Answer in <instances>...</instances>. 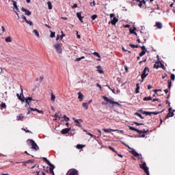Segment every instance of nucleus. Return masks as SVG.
I'll list each match as a JSON object with an SVG mask.
<instances>
[{"instance_id": "ddd939ff", "label": "nucleus", "mask_w": 175, "mask_h": 175, "mask_svg": "<svg viewBox=\"0 0 175 175\" xmlns=\"http://www.w3.org/2000/svg\"><path fill=\"white\" fill-rule=\"evenodd\" d=\"M111 23L112 25H116V24H117V23H118V19L116 17H113L111 19Z\"/></svg>"}, {"instance_id": "39448f33", "label": "nucleus", "mask_w": 175, "mask_h": 175, "mask_svg": "<svg viewBox=\"0 0 175 175\" xmlns=\"http://www.w3.org/2000/svg\"><path fill=\"white\" fill-rule=\"evenodd\" d=\"M141 169H143V170L145 172V173L148 175V167H147V164L146 163H142V164L139 165Z\"/></svg>"}, {"instance_id": "4c0bfd02", "label": "nucleus", "mask_w": 175, "mask_h": 175, "mask_svg": "<svg viewBox=\"0 0 175 175\" xmlns=\"http://www.w3.org/2000/svg\"><path fill=\"white\" fill-rule=\"evenodd\" d=\"M0 106L1 109H6V104L5 103H2Z\"/></svg>"}, {"instance_id": "4be33fe9", "label": "nucleus", "mask_w": 175, "mask_h": 175, "mask_svg": "<svg viewBox=\"0 0 175 175\" xmlns=\"http://www.w3.org/2000/svg\"><path fill=\"white\" fill-rule=\"evenodd\" d=\"M137 41L138 42V43H146V38H141V40L140 38H138Z\"/></svg>"}, {"instance_id": "e2e57ef3", "label": "nucleus", "mask_w": 175, "mask_h": 175, "mask_svg": "<svg viewBox=\"0 0 175 175\" xmlns=\"http://www.w3.org/2000/svg\"><path fill=\"white\" fill-rule=\"evenodd\" d=\"M151 88H152V86L150 85H148V90H151Z\"/></svg>"}, {"instance_id": "a878e982", "label": "nucleus", "mask_w": 175, "mask_h": 175, "mask_svg": "<svg viewBox=\"0 0 175 175\" xmlns=\"http://www.w3.org/2000/svg\"><path fill=\"white\" fill-rule=\"evenodd\" d=\"M55 166H51V167L49 168V172L50 173H51L53 175L54 174V169H55Z\"/></svg>"}, {"instance_id": "72a5a7b5", "label": "nucleus", "mask_w": 175, "mask_h": 175, "mask_svg": "<svg viewBox=\"0 0 175 175\" xmlns=\"http://www.w3.org/2000/svg\"><path fill=\"white\" fill-rule=\"evenodd\" d=\"M84 58H85L84 56H82L81 57L77 58V59H75V62H79V61H81V59H84Z\"/></svg>"}, {"instance_id": "cd10ccee", "label": "nucleus", "mask_w": 175, "mask_h": 175, "mask_svg": "<svg viewBox=\"0 0 175 175\" xmlns=\"http://www.w3.org/2000/svg\"><path fill=\"white\" fill-rule=\"evenodd\" d=\"M82 106H83V107H84V108L85 109V110H88V103H83L82 104Z\"/></svg>"}, {"instance_id": "1a4fd4ad", "label": "nucleus", "mask_w": 175, "mask_h": 175, "mask_svg": "<svg viewBox=\"0 0 175 175\" xmlns=\"http://www.w3.org/2000/svg\"><path fill=\"white\" fill-rule=\"evenodd\" d=\"M172 108H170L169 109V113H167V118H169V117H173L174 116V113H175V111L174 110L172 112Z\"/></svg>"}, {"instance_id": "f257e3e1", "label": "nucleus", "mask_w": 175, "mask_h": 175, "mask_svg": "<svg viewBox=\"0 0 175 175\" xmlns=\"http://www.w3.org/2000/svg\"><path fill=\"white\" fill-rule=\"evenodd\" d=\"M53 47L57 54H62V43H56L53 45Z\"/></svg>"}, {"instance_id": "8fccbe9b", "label": "nucleus", "mask_w": 175, "mask_h": 175, "mask_svg": "<svg viewBox=\"0 0 175 175\" xmlns=\"http://www.w3.org/2000/svg\"><path fill=\"white\" fill-rule=\"evenodd\" d=\"M142 50H143V51H147V49L146 48V46H141Z\"/></svg>"}, {"instance_id": "052dcab7", "label": "nucleus", "mask_w": 175, "mask_h": 175, "mask_svg": "<svg viewBox=\"0 0 175 175\" xmlns=\"http://www.w3.org/2000/svg\"><path fill=\"white\" fill-rule=\"evenodd\" d=\"M110 18H114V14H110Z\"/></svg>"}, {"instance_id": "5fc2aeb1", "label": "nucleus", "mask_w": 175, "mask_h": 175, "mask_svg": "<svg viewBox=\"0 0 175 175\" xmlns=\"http://www.w3.org/2000/svg\"><path fill=\"white\" fill-rule=\"evenodd\" d=\"M137 133H139V135H142V133H143V131H142V130H137Z\"/></svg>"}, {"instance_id": "13d9d810", "label": "nucleus", "mask_w": 175, "mask_h": 175, "mask_svg": "<svg viewBox=\"0 0 175 175\" xmlns=\"http://www.w3.org/2000/svg\"><path fill=\"white\" fill-rule=\"evenodd\" d=\"M22 18H23V20H25V21H27V18H26L25 16H24V15L22 16Z\"/></svg>"}, {"instance_id": "aec40b11", "label": "nucleus", "mask_w": 175, "mask_h": 175, "mask_svg": "<svg viewBox=\"0 0 175 175\" xmlns=\"http://www.w3.org/2000/svg\"><path fill=\"white\" fill-rule=\"evenodd\" d=\"M33 33H34L37 38H40V35L39 34V31H38V30L33 29Z\"/></svg>"}, {"instance_id": "e433bc0d", "label": "nucleus", "mask_w": 175, "mask_h": 175, "mask_svg": "<svg viewBox=\"0 0 175 175\" xmlns=\"http://www.w3.org/2000/svg\"><path fill=\"white\" fill-rule=\"evenodd\" d=\"M21 118H24V116H23V114H19L18 116H17L18 121L21 120Z\"/></svg>"}, {"instance_id": "3c124183", "label": "nucleus", "mask_w": 175, "mask_h": 175, "mask_svg": "<svg viewBox=\"0 0 175 175\" xmlns=\"http://www.w3.org/2000/svg\"><path fill=\"white\" fill-rule=\"evenodd\" d=\"M144 114H147V116H151V114H152V112L145 111V112H144Z\"/></svg>"}, {"instance_id": "09e8293b", "label": "nucleus", "mask_w": 175, "mask_h": 175, "mask_svg": "<svg viewBox=\"0 0 175 175\" xmlns=\"http://www.w3.org/2000/svg\"><path fill=\"white\" fill-rule=\"evenodd\" d=\"M171 79L172 80V81H174V80H175V75H174V74H171Z\"/></svg>"}, {"instance_id": "5701e85b", "label": "nucleus", "mask_w": 175, "mask_h": 175, "mask_svg": "<svg viewBox=\"0 0 175 175\" xmlns=\"http://www.w3.org/2000/svg\"><path fill=\"white\" fill-rule=\"evenodd\" d=\"M55 117H56V118H59V120H61V118H62V116L61 114L59 115V112L55 113Z\"/></svg>"}, {"instance_id": "412c9836", "label": "nucleus", "mask_w": 175, "mask_h": 175, "mask_svg": "<svg viewBox=\"0 0 175 175\" xmlns=\"http://www.w3.org/2000/svg\"><path fill=\"white\" fill-rule=\"evenodd\" d=\"M16 95H17L18 99H19L20 100H21V102H23V103L25 102V99H24V96H23V97H22V96H20V94H17Z\"/></svg>"}, {"instance_id": "c85d7f7f", "label": "nucleus", "mask_w": 175, "mask_h": 175, "mask_svg": "<svg viewBox=\"0 0 175 175\" xmlns=\"http://www.w3.org/2000/svg\"><path fill=\"white\" fill-rule=\"evenodd\" d=\"M5 40L7 42V43L12 42V38L10 36L7 37L5 38Z\"/></svg>"}, {"instance_id": "ea45409f", "label": "nucleus", "mask_w": 175, "mask_h": 175, "mask_svg": "<svg viewBox=\"0 0 175 175\" xmlns=\"http://www.w3.org/2000/svg\"><path fill=\"white\" fill-rule=\"evenodd\" d=\"M93 55H95L98 58H100V55H99V53H98L97 52L93 53Z\"/></svg>"}, {"instance_id": "49530a36", "label": "nucleus", "mask_w": 175, "mask_h": 175, "mask_svg": "<svg viewBox=\"0 0 175 175\" xmlns=\"http://www.w3.org/2000/svg\"><path fill=\"white\" fill-rule=\"evenodd\" d=\"M135 116H137V117H139V118H142L143 120V116H142V114L139 113H135Z\"/></svg>"}, {"instance_id": "c03bdc74", "label": "nucleus", "mask_w": 175, "mask_h": 175, "mask_svg": "<svg viewBox=\"0 0 175 175\" xmlns=\"http://www.w3.org/2000/svg\"><path fill=\"white\" fill-rule=\"evenodd\" d=\"M129 129H130L131 131H135V132H137V129H135V128L133 127V126H129Z\"/></svg>"}, {"instance_id": "2f4dec72", "label": "nucleus", "mask_w": 175, "mask_h": 175, "mask_svg": "<svg viewBox=\"0 0 175 175\" xmlns=\"http://www.w3.org/2000/svg\"><path fill=\"white\" fill-rule=\"evenodd\" d=\"M62 118H64L63 121H69V118L66 116V115H64L62 116Z\"/></svg>"}, {"instance_id": "680f3d73", "label": "nucleus", "mask_w": 175, "mask_h": 175, "mask_svg": "<svg viewBox=\"0 0 175 175\" xmlns=\"http://www.w3.org/2000/svg\"><path fill=\"white\" fill-rule=\"evenodd\" d=\"M75 8H77V4H74V5L72 6V9H75Z\"/></svg>"}, {"instance_id": "7ed1b4c3", "label": "nucleus", "mask_w": 175, "mask_h": 175, "mask_svg": "<svg viewBox=\"0 0 175 175\" xmlns=\"http://www.w3.org/2000/svg\"><path fill=\"white\" fill-rule=\"evenodd\" d=\"M103 99H105L106 100V102H108L111 105H118V106H121V104H120L118 102H116V101L107 98V96H103Z\"/></svg>"}, {"instance_id": "6e6d98bb", "label": "nucleus", "mask_w": 175, "mask_h": 175, "mask_svg": "<svg viewBox=\"0 0 175 175\" xmlns=\"http://www.w3.org/2000/svg\"><path fill=\"white\" fill-rule=\"evenodd\" d=\"M86 134H88L91 137H95V135H92V134H91L90 133H87Z\"/></svg>"}, {"instance_id": "a18cd8bd", "label": "nucleus", "mask_w": 175, "mask_h": 175, "mask_svg": "<svg viewBox=\"0 0 175 175\" xmlns=\"http://www.w3.org/2000/svg\"><path fill=\"white\" fill-rule=\"evenodd\" d=\"M27 24H29V25H33V23H32V21H26Z\"/></svg>"}, {"instance_id": "79ce46f5", "label": "nucleus", "mask_w": 175, "mask_h": 175, "mask_svg": "<svg viewBox=\"0 0 175 175\" xmlns=\"http://www.w3.org/2000/svg\"><path fill=\"white\" fill-rule=\"evenodd\" d=\"M92 20L94 21V20L98 18V15L94 14L92 16Z\"/></svg>"}, {"instance_id": "9d476101", "label": "nucleus", "mask_w": 175, "mask_h": 175, "mask_svg": "<svg viewBox=\"0 0 175 175\" xmlns=\"http://www.w3.org/2000/svg\"><path fill=\"white\" fill-rule=\"evenodd\" d=\"M64 36H65V34L64 33L63 31H62V35L61 36H59V35L57 36L56 40L57 41L62 40V39H64Z\"/></svg>"}, {"instance_id": "774afa93", "label": "nucleus", "mask_w": 175, "mask_h": 175, "mask_svg": "<svg viewBox=\"0 0 175 175\" xmlns=\"http://www.w3.org/2000/svg\"><path fill=\"white\" fill-rule=\"evenodd\" d=\"M130 27H131V25H124V28H129Z\"/></svg>"}, {"instance_id": "6ab92c4d", "label": "nucleus", "mask_w": 175, "mask_h": 175, "mask_svg": "<svg viewBox=\"0 0 175 175\" xmlns=\"http://www.w3.org/2000/svg\"><path fill=\"white\" fill-rule=\"evenodd\" d=\"M25 100H26V103H28L29 105V102H32L33 99L31 97H27Z\"/></svg>"}, {"instance_id": "864d4df0", "label": "nucleus", "mask_w": 175, "mask_h": 175, "mask_svg": "<svg viewBox=\"0 0 175 175\" xmlns=\"http://www.w3.org/2000/svg\"><path fill=\"white\" fill-rule=\"evenodd\" d=\"M172 87V81H168V88H171Z\"/></svg>"}, {"instance_id": "a211bd4d", "label": "nucleus", "mask_w": 175, "mask_h": 175, "mask_svg": "<svg viewBox=\"0 0 175 175\" xmlns=\"http://www.w3.org/2000/svg\"><path fill=\"white\" fill-rule=\"evenodd\" d=\"M78 99H80L81 100H83V99H84V96L80 92H78Z\"/></svg>"}, {"instance_id": "423d86ee", "label": "nucleus", "mask_w": 175, "mask_h": 175, "mask_svg": "<svg viewBox=\"0 0 175 175\" xmlns=\"http://www.w3.org/2000/svg\"><path fill=\"white\" fill-rule=\"evenodd\" d=\"M72 120H73V121H75L77 126L81 128V122H83V120H81V119L77 120L75 118H72Z\"/></svg>"}, {"instance_id": "f8f14e48", "label": "nucleus", "mask_w": 175, "mask_h": 175, "mask_svg": "<svg viewBox=\"0 0 175 175\" xmlns=\"http://www.w3.org/2000/svg\"><path fill=\"white\" fill-rule=\"evenodd\" d=\"M70 131V128L64 129L61 131V133H62V135H66V133H69Z\"/></svg>"}, {"instance_id": "c9c22d12", "label": "nucleus", "mask_w": 175, "mask_h": 175, "mask_svg": "<svg viewBox=\"0 0 175 175\" xmlns=\"http://www.w3.org/2000/svg\"><path fill=\"white\" fill-rule=\"evenodd\" d=\"M139 90H140V86H139V83H137V88L135 90L136 94H139Z\"/></svg>"}, {"instance_id": "9b49d317", "label": "nucleus", "mask_w": 175, "mask_h": 175, "mask_svg": "<svg viewBox=\"0 0 175 175\" xmlns=\"http://www.w3.org/2000/svg\"><path fill=\"white\" fill-rule=\"evenodd\" d=\"M21 10H22V12H24L25 14L27 16H31V11H29V10H28L24 8H21Z\"/></svg>"}, {"instance_id": "4468645a", "label": "nucleus", "mask_w": 175, "mask_h": 175, "mask_svg": "<svg viewBox=\"0 0 175 175\" xmlns=\"http://www.w3.org/2000/svg\"><path fill=\"white\" fill-rule=\"evenodd\" d=\"M135 31H136V27H135L129 29L130 33H134L135 36H137V33Z\"/></svg>"}, {"instance_id": "338daca9", "label": "nucleus", "mask_w": 175, "mask_h": 175, "mask_svg": "<svg viewBox=\"0 0 175 175\" xmlns=\"http://www.w3.org/2000/svg\"><path fill=\"white\" fill-rule=\"evenodd\" d=\"M160 65H161V68H162L163 69H164V70L166 69V68H165V66H164L163 64H160Z\"/></svg>"}, {"instance_id": "bb28decb", "label": "nucleus", "mask_w": 175, "mask_h": 175, "mask_svg": "<svg viewBox=\"0 0 175 175\" xmlns=\"http://www.w3.org/2000/svg\"><path fill=\"white\" fill-rule=\"evenodd\" d=\"M156 27H157V28H159V29H161V28H162V23H161L159 22H157L156 23Z\"/></svg>"}, {"instance_id": "37998d69", "label": "nucleus", "mask_w": 175, "mask_h": 175, "mask_svg": "<svg viewBox=\"0 0 175 175\" xmlns=\"http://www.w3.org/2000/svg\"><path fill=\"white\" fill-rule=\"evenodd\" d=\"M146 51H142L141 53H139V57H143V55H145Z\"/></svg>"}, {"instance_id": "69168bd1", "label": "nucleus", "mask_w": 175, "mask_h": 175, "mask_svg": "<svg viewBox=\"0 0 175 175\" xmlns=\"http://www.w3.org/2000/svg\"><path fill=\"white\" fill-rule=\"evenodd\" d=\"M152 114H154V115L159 114V112H157V111L152 112Z\"/></svg>"}, {"instance_id": "473e14b6", "label": "nucleus", "mask_w": 175, "mask_h": 175, "mask_svg": "<svg viewBox=\"0 0 175 175\" xmlns=\"http://www.w3.org/2000/svg\"><path fill=\"white\" fill-rule=\"evenodd\" d=\"M44 160L45 161V162H46V163H47L49 166H53V165L51 164V163H50V161H49L47 159L44 158Z\"/></svg>"}, {"instance_id": "0eeeda50", "label": "nucleus", "mask_w": 175, "mask_h": 175, "mask_svg": "<svg viewBox=\"0 0 175 175\" xmlns=\"http://www.w3.org/2000/svg\"><path fill=\"white\" fill-rule=\"evenodd\" d=\"M66 175H78L77 174V170L75 169L69 170L67 172Z\"/></svg>"}, {"instance_id": "2eb2a0df", "label": "nucleus", "mask_w": 175, "mask_h": 175, "mask_svg": "<svg viewBox=\"0 0 175 175\" xmlns=\"http://www.w3.org/2000/svg\"><path fill=\"white\" fill-rule=\"evenodd\" d=\"M30 111H36L37 113H40L41 114H43V111L42 110H39L38 109L30 108Z\"/></svg>"}, {"instance_id": "6e6552de", "label": "nucleus", "mask_w": 175, "mask_h": 175, "mask_svg": "<svg viewBox=\"0 0 175 175\" xmlns=\"http://www.w3.org/2000/svg\"><path fill=\"white\" fill-rule=\"evenodd\" d=\"M103 131H104V132H105L107 133H111V132L118 131V130L111 129H104Z\"/></svg>"}, {"instance_id": "4d7b16f0", "label": "nucleus", "mask_w": 175, "mask_h": 175, "mask_svg": "<svg viewBox=\"0 0 175 175\" xmlns=\"http://www.w3.org/2000/svg\"><path fill=\"white\" fill-rule=\"evenodd\" d=\"M138 6H139V8H142L143 6V2L139 1V4L138 5Z\"/></svg>"}, {"instance_id": "bf43d9fd", "label": "nucleus", "mask_w": 175, "mask_h": 175, "mask_svg": "<svg viewBox=\"0 0 175 175\" xmlns=\"http://www.w3.org/2000/svg\"><path fill=\"white\" fill-rule=\"evenodd\" d=\"M96 87H98V88H100V90H102V86H100V85L98 83H96Z\"/></svg>"}, {"instance_id": "c756f323", "label": "nucleus", "mask_w": 175, "mask_h": 175, "mask_svg": "<svg viewBox=\"0 0 175 175\" xmlns=\"http://www.w3.org/2000/svg\"><path fill=\"white\" fill-rule=\"evenodd\" d=\"M132 154L134 155V157H139V153H137V152H136V150L134 149H133Z\"/></svg>"}, {"instance_id": "f03ea898", "label": "nucleus", "mask_w": 175, "mask_h": 175, "mask_svg": "<svg viewBox=\"0 0 175 175\" xmlns=\"http://www.w3.org/2000/svg\"><path fill=\"white\" fill-rule=\"evenodd\" d=\"M27 143L29 144H31V148H33V150H36V151H38V150H39V146H38V144H36V143H35V141H33V139H28Z\"/></svg>"}, {"instance_id": "0e129e2a", "label": "nucleus", "mask_w": 175, "mask_h": 175, "mask_svg": "<svg viewBox=\"0 0 175 175\" xmlns=\"http://www.w3.org/2000/svg\"><path fill=\"white\" fill-rule=\"evenodd\" d=\"M2 31L3 32H5L6 31V29H5V27L2 26L1 27Z\"/></svg>"}, {"instance_id": "a19ab883", "label": "nucleus", "mask_w": 175, "mask_h": 175, "mask_svg": "<svg viewBox=\"0 0 175 175\" xmlns=\"http://www.w3.org/2000/svg\"><path fill=\"white\" fill-rule=\"evenodd\" d=\"M84 147H85V146L80 145V144L77 146V148H78V150H80L81 148H84Z\"/></svg>"}, {"instance_id": "dca6fc26", "label": "nucleus", "mask_w": 175, "mask_h": 175, "mask_svg": "<svg viewBox=\"0 0 175 175\" xmlns=\"http://www.w3.org/2000/svg\"><path fill=\"white\" fill-rule=\"evenodd\" d=\"M77 17H78V18L81 21V23H83V17L81 16V12H77Z\"/></svg>"}, {"instance_id": "58836bf2", "label": "nucleus", "mask_w": 175, "mask_h": 175, "mask_svg": "<svg viewBox=\"0 0 175 175\" xmlns=\"http://www.w3.org/2000/svg\"><path fill=\"white\" fill-rule=\"evenodd\" d=\"M144 100H152V98L151 96L144 97Z\"/></svg>"}, {"instance_id": "de8ad7c7", "label": "nucleus", "mask_w": 175, "mask_h": 175, "mask_svg": "<svg viewBox=\"0 0 175 175\" xmlns=\"http://www.w3.org/2000/svg\"><path fill=\"white\" fill-rule=\"evenodd\" d=\"M55 32L51 31V38H55Z\"/></svg>"}, {"instance_id": "393cba45", "label": "nucleus", "mask_w": 175, "mask_h": 175, "mask_svg": "<svg viewBox=\"0 0 175 175\" xmlns=\"http://www.w3.org/2000/svg\"><path fill=\"white\" fill-rule=\"evenodd\" d=\"M51 102H55V95H54L53 93H51Z\"/></svg>"}, {"instance_id": "20e7f679", "label": "nucleus", "mask_w": 175, "mask_h": 175, "mask_svg": "<svg viewBox=\"0 0 175 175\" xmlns=\"http://www.w3.org/2000/svg\"><path fill=\"white\" fill-rule=\"evenodd\" d=\"M148 72H150V70H148V68L146 67L143 70L142 75H141L142 81L144 80V79L147 77V76H148Z\"/></svg>"}, {"instance_id": "7c9ffc66", "label": "nucleus", "mask_w": 175, "mask_h": 175, "mask_svg": "<svg viewBox=\"0 0 175 175\" xmlns=\"http://www.w3.org/2000/svg\"><path fill=\"white\" fill-rule=\"evenodd\" d=\"M47 5H48V8H49V10H51V9H53V5H51V2L48 1Z\"/></svg>"}, {"instance_id": "603ef678", "label": "nucleus", "mask_w": 175, "mask_h": 175, "mask_svg": "<svg viewBox=\"0 0 175 175\" xmlns=\"http://www.w3.org/2000/svg\"><path fill=\"white\" fill-rule=\"evenodd\" d=\"M134 124H135V125H137L138 126H139V125H144L143 123H139V122H135Z\"/></svg>"}, {"instance_id": "b1692460", "label": "nucleus", "mask_w": 175, "mask_h": 175, "mask_svg": "<svg viewBox=\"0 0 175 175\" xmlns=\"http://www.w3.org/2000/svg\"><path fill=\"white\" fill-rule=\"evenodd\" d=\"M97 71L99 72L100 74L104 73L103 70L100 66H97Z\"/></svg>"}, {"instance_id": "f3484780", "label": "nucleus", "mask_w": 175, "mask_h": 175, "mask_svg": "<svg viewBox=\"0 0 175 175\" xmlns=\"http://www.w3.org/2000/svg\"><path fill=\"white\" fill-rule=\"evenodd\" d=\"M161 65H162V63L161 62H156L154 65V69H158L159 68V66H161Z\"/></svg>"}, {"instance_id": "f704fd0d", "label": "nucleus", "mask_w": 175, "mask_h": 175, "mask_svg": "<svg viewBox=\"0 0 175 175\" xmlns=\"http://www.w3.org/2000/svg\"><path fill=\"white\" fill-rule=\"evenodd\" d=\"M14 10H18V8H17V3H16V1H14Z\"/></svg>"}]
</instances>
